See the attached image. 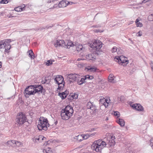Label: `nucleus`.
Masks as SVG:
<instances>
[{
    "label": "nucleus",
    "mask_w": 153,
    "mask_h": 153,
    "mask_svg": "<svg viewBox=\"0 0 153 153\" xmlns=\"http://www.w3.org/2000/svg\"><path fill=\"white\" fill-rule=\"evenodd\" d=\"M74 112V110L72 107L67 106L64 109L62 110L61 116L63 120H67L72 116Z\"/></svg>",
    "instance_id": "obj_1"
},
{
    "label": "nucleus",
    "mask_w": 153,
    "mask_h": 153,
    "mask_svg": "<svg viewBox=\"0 0 153 153\" xmlns=\"http://www.w3.org/2000/svg\"><path fill=\"white\" fill-rule=\"evenodd\" d=\"M106 143L101 140L95 141L91 145V148L97 152H100L102 149L105 147Z\"/></svg>",
    "instance_id": "obj_2"
},
{
    "label": "nucleus",
    "mask_w": 153,
    "mask_h": 153,
    "mask_svg": "<svg viewBox=\"0 0 153 153\" xmlns=\"http://www.w3.org/2000/svg\"><path fill=\"white\" fill-rule=\"evenodd\" d=\"M49 124L47 119L43 117H40L38 120L37 125V128L39 131H46Z\"/></svg>",
    "instance_id": "obj_3"
},
{
    "label": "nucleus",
    "mask_w": 153,
    "mask_h": 153,
    "mask_svg": "<svg viewBox=\"0 0 153 153\" xmlns=\"http://www.w3.org/2000/svg\"><path fill=\"white\" fill-rule=\"evenodd\" d=\"M11 42V39H7L0 41V49L5 48V52H9L8 50L11 48L10 43Z\"/></svg>",
    "instance_id": "obj_4"
},
{
    "label": "nucleus",
    "mask_w": 153,
    "mask_h": 153,
    "mask_svg": "<svg viewBox=\"0 0 153 153\" xmlns=\"http://www.w3.org/2000/svg\"><path fill=\"white\" fill-rule=\"evenodd\" d=\"M89 46L91 48L94 49V50L97 51L96 53L99 54L100 51L99 50L102 47V43L101 41L99 40H96L93 43V44H89Z\"/></svg>",
    "instance_id": "obj_5"
},
{
    "label": "nucleus",
    "mask_w": 153,
    "mask_h": 153,
    "mask_svg": "<svg viewBox=\"0 0 153 153\" xmlns=\"http://www.w3.org/2000/svg\"><path fill=\"white\" fill-rule=\"evenodd\" d=\"M34 88V85H31L27 87L24 92L26 97L28 98L29 95L35 94Z\"/></svg>",
    "instance_id": "obj_6"
},
{
    "label": "nucleus",
    "mask_w": 153,
    "mask_h": 153,
    "mask_svg": "<svg viewBox=\"0 0 153 153\" xmlns=\"http://www.w3.org/2000/svg\"><path fill=\"white\" fill-rule=\"evenodd\" d=\"M67 78L68 83L69 84H71V83L76 82L78 78H79V75H77L75 74H70L68 75Z\"/></svg>",
    "instance_id": "obj_7"
},
{
    "label": "nucleus",
    "mask_w": 153,
    "mask_h": 153,
    "mask_svg": "<svg viewBox=\"0 0 153 153\" xmlns=\"http://www.w3.org/2000/svg\"><path fill=\"white\" fill-rule=\"evenodd\" d=\"M26 120V117L25 115L21 113L17 115L16 121L18 124L21 125L25 122Z\"/></svg>",
    "instance_id": "obj_8"
},
{
    "label": "nucleus",
    "mask_w": 153,
    "mask_h": 153,
    "mask_svg": "<svg viewBox=\"0 0 153 153\" xmlns=\"http://www.w3.org/2000/svg\"><path fill=\"white\" fill-rule=\"evenodd\" d=\"M115 59L117 60L116 61L119 64L123 65V64L126 62H127L126 64L128 63V62L127 58L124 56H117L115 57Z\"/></svg>",
    "instance_id": "obj_9"
},
{
    "label": "nucleus",
    "mask_w": 153,
    "mask_h": 153,
    "mask_svg": "<svg viewBox=\"0 0 153 153\" xmlns=\"http://www.w3.org/2000/svg\"><path fill=\"white\" fill-rule=\"evenodd\" d=\"M54 80L56 84H57L58 85L59 84H61L62 82H64V78L61 75H57L54 76Z\"/></svg>",
    "instance_id": "obj_10"
},
{
    "label": "nucleus",
    "mask_w": 153,
    "mask_h": 153,
    "mask_svg": "<svg viewBox=\"0 0 153 153\" xmlns=\"http://www.w3.org/2000/svg\"><path fill=\"white\" fill-rule=\"evenodd\" d=\"M72 3L71 2H68V1L62 0L59 2L58 6L59 8H63L66 7L68 4Z\"/></svg>",
    "instance_id": "obj_11"
},
{
    "label": "nucleus",
    "mask_w": 153,
    "mask_h": 153,
    "mask_svg": "<svg viewBox=\"0 0 153 153\" xmlns=\"http://www.w3.org/2000/svg\"><path fill=\"white\" fill-rule=\"evenodd\" d=\"M115 137L114 136H111L110 137L108 138V139L107 140V141L106 142V144L107 143L110 146H114L115 143L114 139Z\"/></svg>",
    "instance_id": "obj_12"
},
{
    "label": "nucleus",
    "mask_w": 153,
    "mask_h": 153,
    "mask_svg": "<svg viewBox=\"0 0 153 153\" xmlns=\"http://www.w3.org/2000/svg\"><path fill=\"white\" fill-rule=\"evenodd\" d=\"M133 108L139 111H143L144 109L143 106L139 104H135L132 105Z\"/></svg>",
    "instance_id": "obj_13"
},
{
    "label": "nucleus",
    "mask_w": 153,
    "mask_h": 153,
    "mask_svg": "<svg viewBox=\"0 0 153 153\" xmlns=\"http://www.w3.org/2000/svg\"><path fill=\"white\" fill-rule=\"evenodd\" d=\"M65 41L62 40H57L56 43H55V46L56 47L58 46H64Z\"/></svg>",
    "instance_id": "obj_14"
},
{
    "label": "nucleus",
    "mask_w": 153,
    "mask_h": 153,
    "mask_svg": "<svg viewBox=\"0 0 153 153\" xmlns=\"http://www.w3.org/2000/svg\"><path fill=\"white\" fill-rule=\"evenodd\" d=\"M69 94V91L66 90L64 92L62 93L59 92L58 93V95L62 99H65Z\"/></svg>",
    "instance_id": "obj_15"
},
{
    "label": "nucleus",
    "mask_w": 153,
    "mask_h": 153,
    "mask_svg": "<svg viewBox=\"0 0 153 153\" xmlns=\"http://www.w3.org/2000/svg\"><path fill=\"white\" fill-rule=\"evenodd\" d=\"M87 108L88 109H90L93 111V112H95L96 110V107L95 106L92 104V103L90 102H88L87 105Z\"/></svg>",
    "instance_id": "obj_16"
},
{
    "label": "nucleus",
    "mask_w": 153,
    "mask_h": 153,
    "mask_svg": "<svg viewBox=\"0 0 153 153\" xmlns=\"http://www.w3.org/2000/svg\"><path fill=\"white\" fill-rule=\"evenodd\" d=\"M76 50L78 51L82 52L85 50V48L82 45L80 44H78L76 45Z\"/></svg>",
    "instance_id": "obj_17"
},
{
    "label": "nucleus",
    "mask_w": 153,
    "mask_h": 153,
    "mask_svg": "<svg viewBox=\"0 0 153 153\" xmlns=\"http://www.w3.org/2000/svg\"><path fill=\"white\" fill-rule=\"evenodd\" d=\"M45 139V137L42 135H40L37 138L34 137L33 138V142L35 143H38L39 142L44 140V139Z\"/></svg>",
    "instance_id": "obj_18"
},
{
    "label": "nucleus",
    "mask_w": 153,
    "mask_h": 153,
    "mask_svg": "<svg viewBox=\"0 0 153 153\" xmlns=\"http://www.w3.org/2000/svg\"><path fill=\"white\" fill-rule=\"evenodd\" d=\"M73 45V43L70 40H66L65 41L64 47L67 48H69L70 47L72 46Z\"/></svg>",
    "instance_id": "obj_19"
},
{
    "label": "nucleus",
    "mask_w": 153,
    "mask_h": 153,
    "mask_svg": "<svg viewBox=\"0 0 153 153\" xmlns=\"http://www.w3.org/2000/svg\"><path fill=\"white\" fill-rule=\"evenodd\" d=\"M85 79L86 78L85 77V76H83L82 78H80V76L79 75V78H78L76 82L78 85H81L85 82Z\"/></svg>",
    "instance_id": "obj_20"
},
{
    "label": "nucleus",
    "mask_w": 153,
    "mask_h": 153,
    "mask_svg": "<svg viewBox=\"0 0 153 153\" xmlns=\"http://www.w3.org/2000/svg\"><path fill=\"white\" fill-rule=\"evenodd\" d=\"M34 89H35V94L36 93H42V91L43 88V87L41 85H34Z\"/></svg>",
    "instance_id": "obj_21"
},
{
    "label": "nucleus",
    "mask_w": 153,
    "mask_h": 153,
    "mask_svg": "<svg viewBox=\"0 0 153 153\" xmlns=\"http://www.w3.org/2000/svg\"><path fill=\"white\" fill-rule=\"evenodd\" d=\"M86 59L89 60H94L95 59V57L94 54H88L86 55Z\"/></svg>",
    "instance_id": "obj_22"
},
{
    "label": "nucleus",
    "mask_w": 153,
    "mask_h": 153,
    "mask_svg": "<svg viewBox=\"0 0 153 153\" xmlns=\"http://www.w3.org/2000/svg\"><path fill=\"white\" fill-rule=\"evenodd\" d=\"M117 123H118L121 127H123L124 126L125 123L123 120L119 118L116 121Z\"/></svg>",
    "instance_id": "obj_23"
},
{
    "label": "nucleus",
    "mask_w": 153,
    "mask_h": 153,
    "mask_svg": "<svg viewBox=\"0 0 153 153\" xmlns=\"http://www.w3.org/2000/svg\"><path fill=\"white\" fill-rule=\"evenodd\" d=\"M15 142V140H10L8 141L7 142V145L8 146H12L13 147H14L15 146L14 145V143Z\"/></svg>",
    "instance_id": "obj_24"
},
{
    "label": "nucleus",
    "mask_w": 153,
    "mask_h": 153,
    "mask_svg": "<svg viewBox=\"0 0 153 153\" xmlns=\"http://www.w3.org/2000/svg\"><path fill=\"white\" fill-rule=\"evenodd\" d=\"M14 145L15 146H14V147L16 148L17 147H21L23 146V143L22 142L16 140H15Z\"/></svg>",
    "instance_id": "obj_25"
},
{
    "label": "nucleus",
    "mask_w": 153,
    "mask_h": 153,
    "mask_svg": "<svg viewBox=\"0 0 153 153\" xmlns=\"http://www.w3.org/2000/svg\"><path fill=\"white\" fill-rule=\"evenodd\" d=\"M42 151L44 153H53L51 149L49 147L43 149Z\"/></svg>",
    "instance_id": "obj_26"
},
{
    "label": "nucleus",
    "mask_w": 153,
    "mask_h": 153,
    "mask_svg": "<svg viewBox=\"0 0 153 153\" xmlns=\"http://www.w3.org/2000/svg\"><path fill=\"white\" fill-rule=\"evenodd\" d=\"M27 53L29 54V56L30 57L31 59H34V55L32 50H30L28 51Z\"/></svg>",
    "instance_id": "obj_27"
},
{
    "label": "nucleus",
    "mask_w": 153,
    "mask_h": 153,
    "mask_svg": "<svg viewBox=\"0 0 153 153\" xmlns=\"http://www.w3.org/2000/svg\"><path fill=\"white\" fill-rule=\"evenodd\" d=\"M108 79L109 82H110L114 83L115 82V80L113 77V76L112 75H109Z\"/></svg>",
    "instance_id": "obj_28"
},
{
    "label": "nucleus",
    "mask_w": 153,
    "mask_h": 153,
    "mask_svg": "<svg viewBox=\"0 0 153 153\" xmlns=\"http://www.w3.org/2000/svg\"><path fill=\"white\" fill-rule=\"evenodd\" d=\"M135 22L136 23V25L137 27H142L143 26L142 24L141 23L139 22V19H137L136 20Z\"/></svg>",
    "instance_id": "obj_29"
},
{
    "label": "nucleus",
    "mask_w": 153,
    "mask_h": 153,
    "mask_svg": "<svg viewBox=\"0 0 153 153\" xmlns=\"http://www.w3.org/2000/svg\"><path fill=\"white\" fill-rule=\"evenodd\" d=\"M15 10L17 12L22 11L24 10V7L22 8L21 7L19 6L15 8Z\"/></svg>",
    "instance_id": "obj_30"
},
{
    "label": "nucleus",
    "mask_w": 153,
    "mask_h": 153,
    "mask_svg": "<svg viewBox=\"0 0 153 153\" xmlns=\"http://www.w3.org/2000/svg\"><path fill=\"white\" fill-rule=\"evenodd\" d=\"M100 100L101 101H102L104 102L103 103V105H104L105 108L107 107L108 106L109 103L108 102H107V101L106 99H102L101 100Z\"/></svg>",
    "instance_id": "obj_31"
},
{
    "label": "nucleus",
    "mask_w": 153,
    "mask_h": 153,
    "mask_svg": "<svg viewBox=\"0 0 153 153\" xmlns=\"http://www.w3.org/2000/svg\"><path fill=\"white\" fill-rule=\"evenodd\" d=\"M76 139L78 141L80 142L83 140L82 135H79L76 137Z\"/></svg>",
    "instance_id": "obj_32"
},
{
    "label": "nucleus",
    "mask_w": 153,
    "mask_h": 153,
    "mask_svg": "<svg viewBox=\"0 0 153 153\" xmlns=\"http://www.w3.org/2000/svg\"><path fill=\"white\" fill-rule=\"evenodd\" d=\"M65 82H63L61 83V84H59L58 85V87L57 89L59 90H62L64 86Z\"/></svg>",
    "instance_id": "obj_33"
},
{
    "label": "nucleus",
    "mask_w": 153,
    "mask_h": 153,
    "mask_svg": "<svg viewBox=\"0 0 153 153\" xmlns=\"http://www.w3.org/2000/svg\"><path fill=\"white\" fill-rule=\"evenodd\" d=\"M97 69L96 67H91L88 68V70L89 71H90L92 72H94L96 71Z\"/></svg>",
    "instance_id": "obj_34"
},
{
    "label": "nucleus",
    "mask_w": 153,
    "mask_h": 153,
    "mask_svg": "<svg viewBox=\"0 0 153 153\" xmlns=\"http://www.w3.org/2000/svg\"><path fill=\"white\" fill-rule=\"evenodd\" d=\"M10 2V0H1L0 2L1 4H7Z\"/></svg>",
    "instance_id": "obj_35"
},
{
    "label": "nucleus",
    "mask_w": 153,
    "mask_h": 153,
    "mask_svg": "<svg viewBox=\"0 0 153 153\" xmlns=\"http://www.w3.org/2000/svg\"><path fill=\"white\" fill-rule=\"evenodd\" d=\"M83 139L85 140L88 139L89 137H90V136L89 134H86L82 135Z\"/></svg>",
    "instance_id": "obj_36"
},
{
    "label": "nucleus",
    "mask_w": 153,
    "mask_h": 153,
    "mask_svg": "<svg viewBox=\"0 0 153 153\" xmlns=\"http://www.w3.org/2000/svg\"><path fill=\"white\" fill-rule=\"evenodd\" d=\"M117 48L115 46L113 47L111 50V52L112 53H114L117 51Z\"/></svg>",
    "instance_id": "obj_37"
},
{
    "label": "nucleus",
    "mask_w": 153,
    "mask_h": 153,
    "mask_svg": "<svg viewBox=\"0 0 153 153\" xmlns=\"http://www.w3.org/2000/svg\"><path fill=\"white\" fill-rule=\"evenodd\" d=\"M85 77L86 79H92L93 78V77L92 76H89V75H86L85 76Z\"/></svg>",
    "instance_id": "obj_38"
},
{
    "label": "nucleus",
    "mask_w": 153,
    "mask_h": 153,
    "mask_svg": "<svg viewBox=\"0 0 153 153\" xmlns=\"http://www.w3.org/2000/svg\"><path fill=\"white\" fill-rule=\"evenodd\" d=\"M52 64V62L51 60H48L46 63V65L47 66L51 65Z\"/></svg>",
    "instance_id": "obj_39"
},
{
    "label": "nucleus",
    "mask_w": 153,
    "mask_h": 153,
    "mask_svg": "<svg viewBox=\"0 0 153 153\" xmlns=\"http://www.w3.org/2000/svg\"><path fill=\"white\" fill-rule=\"evenodd\" d=\"M148 19L149 21H152L153 20V14L149 15L148 16Z\"/></svg>",
    "instance_id": "obj_40"
},
{
    "label": "nucleus",
    "mask_w": 153,
    "mask_h": 153,
    "mask_svg": "<svg viewBox=\"0 0 153 153\" xmlns=\"http://www.w3.org/2000/svg\"><path fill=\"white\" fill-rule=\"evenodd\" d=\"M71 97L73 99H76L78 97V95L77 94H74V95H72Z\"/></svg>",
    "instance_id": "obj_41"
},
{
    "label": "nucleus",
    "mask_w": 153,
    "mask_h": 153,
    "mask_svg": "<svg viewBox=\"0 0 153 153\" xmlns=\"http://www.w3.org/2000/svg\"><path fill=\"white\" fill-rule=\"evenodd\" d=\"M114 115L117 116V117H118L120 116V113L119 112L116 111L114 112Z\"/></svg>",
    "instance_id": "obj_42"
},
{
    "label": "nucleus",
    "mask_w": 153,
    "mask_h": 153,
    "mask_svg": "<svg viewBox=\"0 0 153 153\" xmlns=\"http://www.w3.org/2000/svg\"><path fill=\"white\" fill-rule=\"evenodd\" d=\"M150 146L152 147V149H153V138L150 140Z\"/></svg>",
    "instance_id": "obj_43"
},
{
    "label": "nucleus",
    "mask_w": 153,
    "mask_h": 153,
    "mask_svg": "<svg viewBox=\"0 0 153 153\" xmlns=\"http://www.w3.org/2000/svg\"><path fill=\"white\" fill-rule=\"evenodd\" d=\"M142 35V32L141 31H139V32L137 33V36H140Z\"/></svg>",
    "instance_id": "obj_44"
},
{
    "label": "nucleus",
    "mask_w": 153,
    "mask_h": 153,
    "mask_svg": "<svg viewBox=\"0 0 153 153\" xmlns=\"http://www.w3.org/2000/svg\"><path fill=\"white\" fill-rule=\"evenodd\" d=\"M121 51L122 50L118 48L117 49V52L118 54H120L121 53Z\"/></svg>",
    "instance_id": "obj_45"
},
{
    "label": "nucleus",
    "mask_w": 153,
    "mask_h": 153,
    "mask_svg": "<svg viewBox=\"0 0 153 153\" xmlns=\"http://www.w3.org/2000/svg\"><path fill=\"white\" fill-rule=\"evenodd\" d=\"M150 65L152 70V71H153V63L152 61H151Z\"/></svg>",
    "instance_id": "obj_46"
},
{
    "label": "nucleus",
    "mask_w": 153,
    "mask_h": 153,
    "mask_svg": "<svg viewBox=\"0 0 153 153\" xmlns=\"http://www.w3.org/2000/svg\"><path fill=\"white\" fill-rule=\"evenodd\" d=\"M95 128H93L91 129L90 130H88V131H89L90 132H92L93 131H95Z\"/></svg>",
    "instance_id": "obj_47"
},
{
    "label": "nucleus",
    "mask_w": 153,
    "mask_h": 153,
    "mask_svg": "<svg viewBox=\"0 0 153 153\" xmlns=\"http://www.w3.org/2000/svg\"><path fill=\"white\" fill-rule=\"evenodd\" d=\"M96 134V133H94L92 134H91L89 135L90 136V137H92V136L95 135Z\"/></svg>",
    "instance_id": "obj_48"
},
{
    "label": "nucleus",
    "mask_w": 153,
    "mask_h": 153,
    "mask_svg": "<svg viewBox=\"0 0 153 153\" xmlns=\"http://www.w3.org/2000/svg\"><path fill=\"white\" fill-rule=\"evenodd\" d=\"M126 153H135V152L132 151H127Z\"/></svg>",
    "instance_id": "obj_49"
},
{
    "label": "nucleus",
    "mask_w": 153,
    "mask_h": 153,
    "mask_svg": "<svg viewBox=\"0 0 153 153\" xmlns=\"http://www.w3.org/2000/svg\"><path fill=\"white\" fill-rule=\"evenodd\" d=\"M148 1V0H143V1H142V3H145L146 2Z\"/></svg>",
    "instance_id": "obj_50"
},
{
    "label": "nucleus",
    "mask_w": 153,
    "mask_h": 153,
    "mask_svg": "<svg viewBox=\"0 0 153 153\" xmlns=\"http://www.w3.org/2000/svg\"><path fill=\"white\" fill-rule=\"evenodd\" d=\"M57 4H55L53 7V8H55L57 7Z\"/></svg>",
    "instance_id": "obj_51"
},
{
    "label": "nucleus",
    "mask_w": 153,
    "mask_h": 153,
    "mask_svg": "<svg viewBox=\"0 0 153 153\" xmlns=\"http://www.w3.org/2000/svg\"><path fill=\"white\" fill-rule=\"evenodd\" d=\"M82 60V59H81L78 58V59H77V61H80V60Z\"/></svg>",
    "instance_id": "obj_52"
},
{
    "label": "nucleus",
    "mask_w": 153,
    "mask_h": 153,
    "mask_svg": "<svg viewBox=\"0 0 153 153\" xmlns=\"http://www.w3.org/2000/svg\"><path fill=\"white\" fill-rule=\"evenodd\" d=\"M1 67V62H0V68Z\"/></svg>",
    "instance_id": "obj_53"
},
{
    "label": "nucleus",
    "mask_w": 153,
    "mask_h": 153,
    "mask_svg": "<svg viewBox=\"0 0 153 153\" xmlns=\"http://www.w3.org/2000/svg\"><path fill=\"white\" fill-rule=\"evenodd\" d=\"M48 2H49L51 3V2H53V1H51V0H50V1H49Z\"/></svg>",
    "instance_id": "obj_54"
},
{
    "label": "nucleus",
    "mask_w": 153,
    "mask_h": 153,
    "mask_svg": "<svg viewBox=\"0 0 153 153\" xmlns=\"http://www.w3.org/2000/svg\"><path fill=\"white\" fill-rule=\"evenodd\" d=\"M55 125H56V124H57V121H56L55 123Z\"/></svg>",
    "instance_id": "obj_55"
},
{
    "label": "nucleus",
    "mask_w": 153,
    "mask_h": 153,
    "mask_svg": "<svg viewBox=\"0 0 153 153\" xmlns=\"http://www.w3.org/2000/svg\"><path fill=\"white\" fill-rule=\"evenodd\" d=\"M107 101V102H108V100H106Z\"/></svg>",
    "instance_id": "obj_56"
},
{
    "label": "nucleus",
    "mask_w": 153,
    "mask_h": 153,
    "mask_svg": "<svg viewBox=\"0 0 153 153\" xmlns=\"http://www.w3.org/2000/svg\"><path fill=\"white\" fill-rule=\"evenodd\" d=\"M108 120V118H107L106 119V120Z\"/></svg>",
    "instance_id": "obj_57"
},
{
    "label": "nucleus",
    "mask_w": 153,
    "mask_h": 153,
    "mask_svg": "<svg viewBox=\"0 0 153 153\" xmlns=\"http://www.w3.org/2000/svg\"><path fill=\"white\" fill-rule=\"evenodd\" d=\"M11 0H10V1Z\"/></svg>",
    "instance_id": "obj_58"
}]
</instances>
